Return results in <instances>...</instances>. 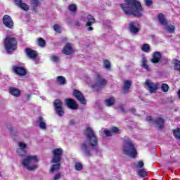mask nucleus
Wrapping results in <instances>:
<instances>
[{
  "label": "nucleus",
  "instance_id": "f8f14e48",
  "mask_svg": "<svg viewBox=\"0 0 180 180\" xmlns=\"http://www.w3.org/2000/svg\"><path fill=\"white\" fill-rule=\"evenodd\" d=\"M86 27H87L88 32H92L94 30V27H92V25L94 23H96V20H95V18L92 16V15L89 14L86 17Z\"/></svg>",
  "mask_w": 180,
  "mask_h": 180
},
{
  "label": "nucleus",
  "instance_id": "a18cd8bd",
  "mask_svg": "<svg viewBox=\"0 0 180 180\" xmlns=\"http://www.w3.org/2000/svg\"><path fill=\"white\" fill-rule=\"evenodd\" d=\"M103 132L107 137H110V136H112L113 134H112L111 130L109 131L108 129H104Z\"/></svg>",
  "mask_w": 180,
  "mask_h": 180
},
{
  "label": "nucleus",
  "instance_id": "4468645a",
  "mask_svg": "<svg viewBox=\"0 0 180 180\" xmlns=\"http://www.w3.org/2000/svg\"><path fill=\"white\" fill-rule=\"evenodd\" d=\"M73 96L77 99V101L82 104V105H86V101L85 99V97L84 96V94L82 93L77 89L73 91Z\"/></svg>",
  "mask_w": 180,
  "mask_h": 180
},
{
  "label": "nucleus",
  "instance_id": "58836bf2",
  "mask_svg": "<svg viewBox=\"0 0 180 180\" xmlns=\"http://www.w3.org/2000/svg\"><path fill=\"white\" fill-rule=\"evenodd\" d=\"M111 133L112 134H120V130L119 129V128L116 127H113L110 129Z\"/></svg>",
  "mask_w": 180,
  "mask_h": 180
},
{
  "label": "nucleus",
  "instance_id": "20e7f679",
  "mask_svg": "<svg viewBox=\"0 0 180 180\" xmlns=\"http://www.w3.org/2000/svg\"><path fill=\"white\" fill-rule=\"evenodd\" d=\"M122 153L124 155L130 157L131 158H136L137 157V150L134 147V143L130 140L125 141L122 147Z\"/></svg>",
  "mask_w": 180,
  "mask_h": 180
},
{
  "label": "nucleus",
  "instance_id": "6e6552de",
  "mask_svg": "<svg viewBox=\"0 0 180 180\" xmlns=\"http://www.w3.org/2000/svg\"><path fill=\"white\" fill-rule=\"evenodd\" d=\"M145 85L150 94H155L157 90L160 88V83H154L151 79H148L146 80Z\"/></svg>",
  "mask_w": 180,
  "mask_h": 180
},
{
  "label": "nucleus",
  "instance_id": "7c9ffc66",
  "mask_svg": "<svg viewBox=\"0 0 180 180\" xmlns=\"http://www.w3.org/2000/svg\"><path fill=\"white\" fill-rule=\"evenodd\" d=\"M165 29L169 33H175V25H165Z\"/></svg>",
  "mask_w": 180,
  "mask_h": 180
},
{
  "label": "nucleus",
  "instance_id": "a878e982",
  "mask_svg": "<svg viewBox=\"0 0 180 180\" xmlns=\"http://www.w3.org/2000/svg\"><path fill=\"white\" fill-rule=\"evenodd\" d=\"M60 167L61 165L60 164V162H58L57 164L52 165L49 170L50 174H54L55 172H57V171H60Z\"/></svg>",
  "mask_w": 180,
  "mask_h": 180
},
{
  "label": "nucleus",
  "instance_id": "423d86ee",
  "mask_svg": "<svg viewBox=\"0 0 180 180\" xmlns=\"http://www.w3.org/2000/svg\"><path fill=\"white\" fill-rule=\"evenodd\" d=\"M106 84H108L106 79L102 76L98 75L96 77L95 83L91 85V88L94 89H102L106 86Z\"/></svg>",
  "mask_w": 180,
  "mask_h": 180
},
{
  "label": "nucleus",
  "instance_id": "cd10ccee",
  "mask_svg": "<svg viewBox=\"0 0 180 180\" xmlns=\"http://www.w3.org/2000/svg\"><path fill=\"white\" fill-rule=\"evenodd\" d=\"M37 44H38L39 47H46V40L39 37L37 39Z\"/></svg>",
  "mask_w": 180,
  "mask_h": 180
},
{
  "label": "nucleus",
  "instance_id": "412c9836",
  "mask_svg": "<svg viewBox=\"0 0 180 180\" xmlns=\"http://www.w3.org/2000/svg\"><path fill=\"white\" fill-rule=\"evenodd\" d=\"M8 92L12 95V96H14L15 98H19L21 94L20 90L15 87H11L8 90Z\"/></svg>",
  "mask_w": 180,
  "mask_h": 180
},
{
  "label": "nucleus",
  "instance_id": "dca6fc26",
  "mask_svg": "<svg viewBox=\"0 0 180 180\" xmlns=\"http://www.w3.org/2000/svg\"><path fill=\"white\" fill-rule=\"evenodd\" d=\"M65 105L69 108V109L77 110L78 109V104L72 98H67L65 100Z\"/></svg>",
  "mask_w": 180,
  "mask_h": 180
},
{
  "label": "nucleus",
  "instance_id": "6e6d98bb",
  "mask_svg": "<svg viewBox=\"0 0 180 180\" xmlns=\"http://www.w3.org/2000/svg\"><path fill=\"white\" fill-rule=\"evenodd\" d=\"M130 111L132 112V113H136V108H131L130 110Z\"/></svg>",
  "mask_w": 180,
  "mask_h": 180
},
{
  "label": "nucleus",
  "instance_id": "2f4dec72",
  "mask_svg": "<svg viewBox=\"0 0 180 180\" xmlns=\"http://www.w3.org/2000/svg\"><path fill=\"white\" fill-rule=\"evenodd\" d=\"M77 4H72L68 6V10L72 13H75L77 12Z\"/></svg>",
  "mask_w": 180,
  "mask_h": 180
},
{
  "label": "nucleus",
  "instance_id": "72a5a7b5",
  "mask_svg": "<svg viewBox=\"0 0 180 180\" xmlns=\"http://www.w3.org/2000/svg\"><path fill=\"white\" fill-rule=\"evenodd\" d=\"M75 169L76 171H82V169H84V166L81 162H76L75 165Z\"/></svg>",
  "mask_w": 180,
  "mask_h": 180
},
{
  "label": "nucleus",
  "instance_id": "8fccbe9b",
  "mask_svg": "<svg viewBox=\"0 0 180 180\" xmlns=\"http://www.w3.org/2000/svg\"><path fill=\"white\" fill-rule=\"evenodd\" d=\"M15 5H16V6H18L21 4L22 3V0H13Z\"/></svg>",
  "mask_w": 180,
  "mask_h": 180
},
{
  "label": "nucleus",
  "instance_id": "864d4df0",
  "mask_svg": "<svg viewBox=\"0 0 180 180\" xmlns=\"http://www.w3.org/2000/svg\"><path fill=\"white\" fill-rule=\"evenodd\" d=\"M75 25L77 27H81V22L77 21V22L75 23Z\"/></svg>",
  "mask_w": 180,
  "mask_h": 180
},
{
  "label": "nucleus",
  "instance_id": "4d7b16f0",
  "mask_svg": "<svg viewBox=\"0 0 180 180\" xmlns=\"http://www.w3.org/2000/svg\"><path fill=\"white\" fill-rule=\"evenodd\" d=\"M121 111H122L123 113H125V112H126V110H124V108H121Z\"/></svg>",
  "mask_w": 180,
  "mask_h": 180
},
{
  "label": "nucleus",
  "instance_id": "3c124183",
  "mask_svg": "<svg viewBox=\"0 0 180 180\" xmlns=\"http://www.w3.org/2000/svg\"><path fill=\"white\" fill-rule=\"evenodd\" d=\"M69 124H70V126H74V124H75V120H70Z\"/></svg>",
  "mask_w": 180,
  "mask_h": 180
},
{
  "label": "nucleus",
  "instance_id": "1a4fd4ad",
  "mask_svg": "<svg viewBox=\"0 0 180 180\" xmlns=\"http://www.w3.org/2000/svg\"><path fill=\"white\" fill-rule=\"evenodd\" d=\"M53 106L55 112L60 117L64 116V110L63 109V102H61V101L58 99L55 100L53 102Z\"/></svg>",
  "mask_w": 180,
  "mask_h": 180
},
{
  "label": "nucleus",
  "instance_id": "9d476101",
  "mask_svg": "<svg viewBox=\"0 0 180 180\" xmlns=\"http://www.w3.org/2000/svg\"><path fill=\"white\" fill-rule=\"evenodd\" d=\"M25 53L28 58L31 60H34L35 64H39V61H40L39 58H37L38 53L37 51L32 50L30 48H27L25 49Z\"/></svg>",
  "mask_w": 180,
  "mask_h": 180
},
{
  "label": "nucleus",
  "instance_id": "49530a36",
  "mask_svg": "<svg viewBox=\"0 0 180 180\" xmlns=\"http://www.w3.org/2000/svg\"><path fill=\"white\" fill-rule=\"evenodd\" d=\"M143 167H144V162L143 161H139L136 164V167L143 168Z\"/></svg>",
  "mask_w": 180,
  "mask_h": 180
},
{
  "label": "nucleus",
  "instance_id": "5701e85b",
  "mask_svg": "<svg viewBox=\"0 0 180 180\" xmlns=\"http://www.w3.org/2000/svg\"><path fill=\"white\" fill-rule=\"evenodd\" d=\"M158 19L162 26H167V25H168V20H167V18H165V15L164 14L160 13L158 15Z\"/></svg>",
  "mask_w": 180,
  "mask_h": 180
},
{
  "label": "nucleus",
  "instance_id": "bb28decb",
  "mask_svg": "<svg viewBox=\"0 0 180 180\" xmlns=\"http://www.w3.org/2000/svg\"><path fill=\"white\" fill-rule=\"evenodd\" d=\"M56 83H58V85H65L67 84V79L64 76H58L56 77Z\"/></svg>",
  "mask_w": 180,
  "mask_h": 180
},
{
  "label": "nucleus",
  "instance_id": "b1692460",
  "mask_svg": "<svg viewBox=\"0 0 180 180\" xmlns=\"http://www.w3.org/2000/svg\"><path fill=\"white\" fill-rule=\"evenodd\" d=\"M141 67H142V68L146 69V71H147V72H150V66L147 63V58H146L145 56L142 57V59H141Z\"/></svg>",
  "mask_w": 180,
  "mask_h": 180
},
{
  "label": "nucleus",
  "instance_id": "de8ad7c7",
  "mask_svg": "<svg viewBox=\"0 0 180 180\" xmlns=\"http://www.w3.org/2000/svg\"><path fill=\"white\" fill-rule=\"evenodd\" d=\"M144 2L146 6H151V5H153V1L151 0H144Z\"/></svg>",
  "mask_w": 180,
  "mask_h": 180
},
{
  "label": "nucleus",
  "instance_id": "79ce46f5",
  "mask_svg": "<svg viewBox=\"0 0 180 180\" xmlns=\"http://www.w3.org/2000/svg\"><path fill=\"white\" fill-rule=\"evenodd\" d=\"M174 70L176 71H180V61L178 60H176L174 63Z\"/></svg>",
  "mask_w": 180,
  "mask_h": 180
},
{
  "label": "nucleus",
  "instance_id": "09e8293b",
  "mask_svg": "<svg viewBox=\"0 0 180 180\" xmlns=\"http://www.w3.org/2000/svg\"><path fill=\"white\" fill-rule=\"evenodd\" d=\"M60 178H61V174L57 173V174H55V176H53V180H58V179H60Z\"/></svg>",
  "mask_w": 180,
  "mask_h": 180
},
{
  "label": "nucleus",
  "instance_id": "6ab92c4d",
  "mask_svg": "<svg viewBox=\"0 0 180 180\" xmlns=\"http://www.w3.org/2000/svg\"><path fill=\"white\" fill-rule=\"evenodd\" d=\"M161 58H162L161 53L156 51L153 53L150 62H152L153 64H158V63L161 61Z\"/></svg>",
  "mask_w": 180,
  "mask_h": 180
},
{
  "label": "nucleus",
  "instance_id": "37998d69",
  "mask_svg": "<svg viewBox=\"0 0 180 180\" xmlns=\"http://www.w3.org/2000/svg\"><path fill=\"white\" fill-rule=\"evenodd\" d=\"M161 88H162V92H168V91L169 89V86H168V84H162Z\"/></svg>",
  "mask_w": 180,
  "mask_h": 180
},
{
  "label": "nucleus",
  "instance_id": "473e14b6",
  "mask_svg": "<svg viewBox=\"0 0 180 180\" xmlns=\"http://www.w3.org/2000/svg\"><path fill=\"white\" fill-rule=\"evenodd\" d=\"M141 50L144 53H148L150 51V45L148 44H144L141 46Z\"/></svg>",
  "mask_w": 180,
  "mask_h": 180
},
{
  "label": "nucleus",
  "instance_id": "ea45409f",
  "mask_svg": "<svg viewBox=\"0 0 180 180\" xmlns=\"http://www.w3.org/2000/svg\"><path fill=\"white\" fill-rule=\"evenodd\" d=\"M18 146L20 150H26V147H27V145L23 142H19L18 143Z\"/></svg>",
  "mask_w": 180,
  "mask_h": 180
},
{
  "label": "nucleus",
  "instance_id": "7ed1b4c3",
  "mask_svg": "<svg viewBox=\"0 0 180 180\" xmlns=\"http://www.w3.org/2000/svg\"><path fill=\"white\" fill-rule=\"evenodd\" d=\"M21 164L27 171H36L39 168L37 162L40 161L37 155H27L24 159L20 160Z\"/></svg>",
  "mask_w": 180,
  "mask_h": 180
},
{
  "label": "nucleus",
  "instance_id": "9b49d317",
  "mask_svg": "<svg viewBox=\"0 0 180 180\" xmlns=\"http://www.w3.org/2000/svg\"><path fill=\"white\" fill-rule=\"evenodd\" d=\"M128 29L131 34H137L140 32V24L137 21H132L129 24Z\"/></svg>",
  "mask_w": 180,
  "mask_h": 180
},
{
  "label": "nucleus",
  "instance_id": "a19ab883",
  "mask_svg": "<svg viewBox=\"0 0 180 180\" xmlns=\"http://www.w3.org/2000/svg\"><path fill=\"white\" fill-rule=\"evenodd\" d=\"M53 30H55V32H56V33H61V27H60L58 25V24H56L53 26Z\"/></svg>",
  "mask_w": 180,
  "mask_h": 180
},
{
  "label": "nucleus",
  "instance_id": "c85d7f7f",
  "mask_svg": "<svg viewBox=\"0 0 180 180\" xmlns=\"http://www.w3.org/2000/svg\"><path fill=\"white\" fill-rule=\"evenodd\" d=\"M103 67L105 70H111L112 64L110 63V61L107 59L103 60Z\"/></svg>",
  "mask_w": 180,
  "mask_h": 180
},
{
  "label": "nucleus",
  "instance_id": "e433bc0d",
  "mask_svg": "<svg viewBox=\"0 0 180 180\" xmlns=\"http://www.w3.org/2000/svg\"><path fill=\"white\" fill-rule=\"evenodd\" d=\"M173 134L178 140H180V129L177 128L173 130Z\"/></svg>",
  "mask_w": 180,
  "mask_h": 180
},
{
  "label": "nucleus",
  "instance_id": "ddd939ff",
  "mask_svg": "<svg viewBox=\"0 0 180 180\" xmlns=\"http://www.w3.org/2000/svg\"><path fill=\"white\" fill-rule=\"evenodd\" d=\"M3 25L8 29H13L14 22L13 20H12V17L8 15H5L3 17Z\"/></svg>",
  "mask_w": 180,
  "mask_h": 180
},
{
  "label": "nucleus",
  "instance_id": "0eeeda50",
  "mask_svg": "<svg viewBox=\"0 0 180 180\" xmlns=\"http://www.w3.org/2000/svg\"><path fill=\"white\" fill-rule=\"evenodd\" d=\"M52 154L53 158L51 160V162L57 164L61 161V158L63 157V154H64V150L61 148H55L53 150H52Z\"/></svg>",
  "mask_w": 180,
  "mask_h": 180
},
{
  "label": "nucleus",
  "instance_id": "f704fd0d",
  "mask_svg": "<svg viewBox=\"0 0 180 180\" xmlns=\"http://www.w3.org/2000/svg\"><path fill=\"white\" fill-rule=\"evenodd\" d=\"M16 153L19 157H23L26 155V150L24 149H17Z\"/></svg>",
  "mask_w": 180,
  "mask_h": 180
},
{
  "label": "nucleus",
  "instance_id": "5fc2aeb1",
  "mask_svg": "<svg viewBox=\"0 0 180 180\" xmlns=\"http://www.w3.org/2000/svg\"><path fill=\"white\" fill-rule=\"evenodd\" d=\"M147 122H151L153 120V117L148 116L146 117Z\"/></svg>",
  "mask_w": 180,
  "mask_h": 180
},
{
  "label": "nucleus",
  "instance_id": "f3484780",
  "mask_svg": "<svg viewBox=\"0 0 180 180\" xmlns=\"http://www.w3.org/2000/svg\"><path fill=\"white\" fill-rule=\"evenodd\" d=\"M62 53L66 56H71V54H73L74 50L72 49V44L67 43L62 50Z\"/></svg>",
  "mask_w": 180,
  "mask_h": 180
},
{
  "label": "nucleus",
  "instance_id": "603ef678",
  "mask_svg": "<svg viewBox=\"0 0 180 180\" xmlns=\"http://www.w3.org/2000/svg\"><path fill=\"white\" fill-rule=\"evenodd\" d=\"M10 134H11V136H15V130L13 129V128L10 129Z\"/></svg>",
  "mask_w": 180,
  "mask_h": 180
},
{
  "label": "nucleus",
  "instance_id": "c756f323",
  "mask_svg": "<svg viewBox=\"0 0 180 180\" xmlns=\"http://www.w3.org/2000/svg\"><path fill=\"white\" fill-rule=\"evenodd\" d=\"M137 174L139 176H141L142 178H145V176H147V171L144 169H141L137 171Z\"/></svg>",
  "mask_w": 180,
  "mask_h": 180
},
{
  "label": "nucleus",
  "instance_id": "2eb2a0df",
  "mask_svg": "<svg viewBox=\"0 0 180 180\" xmlns=\"http://www.w3.org/2000/svg\"><path fill=\"white\" fill-rule=\"evenodd\" d=\"M12 70L17 74V75H19V77H25V75H27V71H26V69L23 67L13 65L12 67Z\"/></svg>",
  "mask_w": 180,
  "mask_h": 180
},
{
  "label": "nucleus",
  "instance_id": "39448f33",
  "mask_svg": "<svg viewBox=\"0 0 180 180\" xmlns=\"http://www.w3.org/2000/svg\"><path fill=\"white\" fill-rule=\"evenodd\" d=\"M18 41L13 37H7L4 39V46L7 53H12L18 49Z\"/></svg>",
  "mask_w": 180,
  "mask_h": 180
},
{
  "label": "nucleus",
  "instance_id": "c03bdc74",
  "mask_svg": "<svg viewBox=\"0 0 180 180\" xmlns=\"http://www.w3.org/2000/svg\"><path fill=\"white\" fill-rule=\"evenodd\" d=\"M51 60L53 61V63H58L60 58L58 56H51Z\"/></svg>",
  "mask_w": 180,
  "mask_h": 180
},
{
  "label": "nucleus",
  "instance_id": "4c0bfd02",
  "mask_svg": "<svg viewBox=\"0 0 180 180\" xmlns=\"http://www.w3.org/2000/svg\"><path fill=\"white\" fill-rule=\"evenodd\" d=\"M18 8H20L22 11H29V5L26 4V3H21Z\"/></svg>",
  "mask_w": 180,
  "mask_h": 180
},
{
  "label": "nucleus",
  "instance_id": "f257e3e1",
  "mask_svg": "<svg viewBox=\"0 0 180 180\" xmlns=\"http://www.w3.org/2000/svg\"><path fill=\"white\" fill-rule=\"evenodd\" d=\"M84 134L87 139V141H89V143L86 142L82 143L80 146V150L82 151L85 157L89 158V157H92V153H91V148L98 146V137H96L95 131L91 127L86 128Z\"/></svg>",
  "mask_w": 180,
  "mask_h": 180
},
{
  "label": "nucleus",
  "instance_id": "4be33fe9",
  "mask_svg": "<svg viewBox=\"0 0 180 180\" xmlns=\"http://www.w3.org/2000/svg\"><path fill=\"white\" fill-rule=\"evenodd\" d=\"M165 123V120L164 118L158 117L155 121H153V124L155 126H158L159 129H162L164 127V124Z\"/></svg>",
  "mask_w": 180,
  "mask_h": 180
},
{
  "label": "nucleus",
  "instance_id": "c9c22d12",
  "mask_svg": "<svg viewBox=\"0 0 180 180\" xmlns=\"http://www.w3.org/2000/svg\"><path fill=\"white\" fill-rule=\"evenodd\" d=\"M31 1V6L34 8V9H36L39 5H40V1L39 0H30Z\"/></svg>",
  "mask_w": 180,
  "mask_h": 180
},
{
  "label": "nucleus",
  "instance_id": "aec40b11",
  "mask_svg": "<svg viewBox=\"0 0 180 180\" xmlns=\"http://www.w3.org/2000/svg\"><path fill=\"white\" fill-rule=\"evenodd\" d=\"M131 86V81L130 80H125L123 83V86L122 88V94H129L130 91V87Z\"/></svg>",
  "mask_w": 180,
  "mask_h": 180
},
{
  "label": "nucleus",
  "instance_id": "bf43d9fd",
  "mask_svg": "<svg viewBox=\"0 0 180 180\" xmlns=\"http://www.w3.org/2000/svg\"><path fill=\"white\" fill-rule=\"evenodd\" d=\"M1 172H0V176H1Z\"/></svg>",
  "mask_w": 180,
  "mask_h": 180
},
{
  "label": "nucleus",
  "instance_id": "393cba45",
  "mask_svg": "<svg viewBox=\"0 0 180 180\" xmlns=\"http://www.w3.org/2000/svg\"><path fill=\"white\" fill-rule=\"evenodd\" d=\"M105 106H113L115 103H116V100L115 99V97H110L108 98H106L104 101Z\"/></svg>",
  "mask_w": 180,
  "mask_h": 180
},
{
  "label": "nucleus",
  "instance_id": "a211bd4d",
  "mask_svg": "<svg viewBox=\"0 0 180 180\" xmlns=\"http://www.w3.org/2000/svg\"><path fill=\"white\" fill-rule=\"evenodd\" d=\"M37 124H38L39 129L41 130H46L47 129V124L46 123V120L41 116L38 117L37 119Z\"/></svg>",
  "mask_w": 180,
  "mask_h": 180
},
{
  "label": "nucleus",
  "instance_id": "f03ea898",
  "mask_svg": "<svg viewBox=\"0 0 180 180\" xmlns=\"http://www.w3.org/2000/svg\"><path fill=\"white\" fill-rule=\"evenodd\" d=\"M124 13L127 16L141 18L144 12L143 6L139 0H125V4L120 5Z\"/></svg>",
  "mask_w": 180,
  "mask_h": 180
},
{
  "label": "nucleus",
  "instance_id": "13d9d810",
  "mask_svg": "<svg viewBox=\"0 0 180 180\" xmlns=\"http://www.w3.org/2000/svg\"><path fill=\"white\" fill-rule=\"evenodd\" d=\"M28 99H30V94H28Z\"/></svg>",
  "mask_w": 180,
  "mask_h": 180
}]
</instances>
